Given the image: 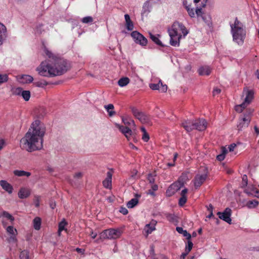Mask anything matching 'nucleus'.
<instances>
[{
    "instance_id": "052dcab7",
    "label": "nucleus",
    "mask_w": 259,
    "mask_h": 259,
    "mask_svg": "<svg viewBox=\"0 0 259 259\" xmlns=\"http://www.w3.org/2000/svg\"><path fill=\"white\" fill-rule=\"evenodd\" d=\"M90 235L91 236V237L93 238V239H95L97 236V233H94L93 232V230H92Z\"/></svg>"
},
{
    "instance_id": "49530a36",
    "label": "nucleus",
    "mask_w": 259,
    "mask_h": 259,
    "mask_svg": "<svg viewBox=\"0 0 259 259\" xmlns=\"http://www.w3.org/2000/svg\"><path fill=\"white\" fill-rule=\"evenodd\" d=\"M188 245L186 246L185 251H187V253H189L192 249L193 247V243L190 241V240H188Z\"/></svg>"
},
{
    "instance_id": "a18cd8bd",
    "label": "nucleus",
    "mask_w": 259,
    "mask_h": 259,
    "mask_svg": "<svg viewBox=\"0 0 259 259\" xmlns=\"http://www.w3.org/2000/svg\"><path fill=\"white\" fill-rule=\"evenodd\" d=\"M247 176L246 175H244L242 176V182L241 183V187L242 188L245 187L247 185Z\"/></svg>"
},
{
    "instance_id": "ddd939ff",
    "label": "nucleus",
    "mask_w": 259,
    "mask_h": 259,
    "mask_svg": "<svg viewBox=\"0 0 259 259\" xmlns=\"http://www.w3.org/2000/svg\"><path fill=\"white\" fill-rule=\"evenodd\" d=\"M207 177L206 174L201 175H197L194 178V187L195 188L198 189L205 181Z\"/></svg>"
},
{
    "instance_id": "6ab92c4d",
    "label": "nucleus",
    "mask_w": 259,
    "mask_h": 259,
    "mask_svg": "<svg viewBox=\"0 0 259 259\" xmlns=\"http://www.w3.org/2000/svg\"><path fill=\"white\" fill-rule=\"evenodd\" d=\"M30 194V190L26 188H21L18 192L19 197L21 199L27 198Z\"/></svg>"
},
{
    "instance_id": "58836bf2",
    "label": "nucleus",
    "mask_w": 259,
    "mask_h": 259,
    "mask_svg": "<svg viewBox=\"0 0 259 259\" xmlns=\"http://www.w3.org/2000/svg\"><path fill=\"white\" fill-rule=\"evenodd\" d=\"M67 225V223L65 221H61L59 224L58 233L59 235L63 230H65V227Z\"/></svg>"
},
{
    "instance_id": "c756f323",
    "label": "nucleus",
    "mask_w": 259,
    "mask_h": 259,
    "mask_svg": "<svg viewBox=\"0 0 259 259\" xmlns=\"http://www.w3.org/2000/svg\"><path fill=\"white\" fill-rule=\"evenodd\" d=\"M159 35L157 36L152 34V33H150V37L152 40L156 44L160 46H163L161 41L159 39L158 37Z\"/></svg>"
},
{
    "instance_id": "7ed1b4c3",
    "label": "nucleus",
    "mask_w": 259,
    "mask_h": 259,
    "mask_svg": "<svg viewBox=\"0 0 259 259\" xmlns=\"http://www.w3.org/2000/svg\"><path fill=\"white\" fill-rule=\"evenodd\" d=\"M168 33L170 37V44L177 47L180 45V39L182 35L185 36L188 33V31L182 23L175 22L171 29L168 30Z\"/></svg>"
},
{
    "instance_id": "79ce46f5",
    "label": "nucleus",
    "mask_w": 259,
    "mask_h": 259,
    "mask_svg": "<svg viewBox=\"0 0 259 259\" xmlns=\"http://www.w3.org/2000/svg\"><path fill=\"white\" fill-rule=\"evenodd\" d=\"M167 90V87L166 84H163L161 81L160 80V85L159 88V91L161 93H165Z\"/></svg>"
},
{
    "instance_id": "72a5a7b5",
    "label": "nucleus",
    "mask_w": 259,
    "mask_h": 259,
    "mask_svg": "<svg viewBox=\"0 0 259 259\" xmlns=\"http://www.w3.org/2000/svg\"><path fill=\"white\" fill-rule=\"evenodd\" d=\"M9 80L8 75L6 73H0V85L4 83L7 82Z\"/></svg>"
},
{
    "instance_id": "f704fd0d",
    "label": "nucleus",
    "mask_w": 259,
    "mask_h": 259,
    "mask_svg": "<svg viewBox=\"0 0 259 259\" xmlns=\"http://www.w3.org/2000/svg\"><path fill=\"white\" fill-rule=\"evenodd\" d=\"M7 232L12 235H16L17 234V231L14 229L12 226H9L6 228Z\"/></svg>"
},
{
    "instance_id": "f03ea898",
    "label": "nucleus",
    "mask_w": 259,
    "mask_h": 259,
    "mask_svg": "<svg viewBox=\"0 0 259 259\" xmlns=\"http://www.w3.org/2000/svg\"><path fill=\"white\" fill-rule=\"evenodd\" d=\"M45 133V131H28L20 140L21 148L29 152L40 150Z\"/></svg>"
},
{
    "instance_id": "e433bc0d",
    "label": "nucleus",
    "mask_w": 259,
    "mask_h": 259,
    "mask_svg": "<svg viewBox=\"0 0 259 259\" xmlns=\"http://www.w3.org/2000/svg\"><path fill=\"white\" fill-rule=\"evenodd\" d=\"M2 215L9 220L12 223L14 221V218L7 211H4L2 213Z\"/></svg>"
},
{
    "instance_id": "6e6552de",
    "label": "nucleus",
    "mask_w": 259,
    "mask_h": 259,
    "mask_svg": "<svg viewBox=\"0 0 259 259\" xmlns=\"http://www.w3.org/2000/svg\"><path fill=\"white\" fill-rule=\"evenodd\" d=\"M121 231L119 229H109L103 231L101 235L104 239H115L119 238L121 235Z\"/></svg>"
},
{
    "instance_id": "a19ab883",
    "label": "nucleus",
    "mask_w": 259,
    "mask_h": 259,
    "mask_svg": "<svg viewBox=\"0 0 259 259\" xmlns=\"http://www.w3.org/2000/svg\"><path fill=\"white\" fill-rule=\"evenodd\" d=\"M19 257L20 259H29L28 252L26 250L22 251Z\"/></svg>"
},
{
    "instance_id": "4c0bfd02",
    "label": "nucleus",
    "mask_w": 259,
    "mask_h": 259,
    "mask_svg": "<svg viewBox=\"0 0 259 259\" xmlns=\"http://www.w3.org/2000/svg\"><path fill=\"white\" fill-rule=\"evenodd\" d=\"M35 85L37 87L44 88L47 85L49 84V83L45 80L35 82L34 83Z\"/></svg>"
},
{
    "instance_id": "f3484780",
    "label": "nucleus",
    "mask_w": 259,
    "mask_h": 259,
    "mask_svg": "<svg viewBox=\"0 0 259 259\" xmlns=\"http://www.w3.org/2000/svg\"><path fill=\"white\" fill-rule=\"evenodd\" d=\"M112 172L110 171H108L107 172L106 178L103 181V185L105 188L107 189L111 188L112 184Z\"/></svg>"
},
{
    "instance_id": "f8f14e48",
    "label": "nucleus",
    "mask_w": 259,
    "mask_h": 259,
    "mask_svg": "<svg viewBox=\"0 0 259 259\" xmlns=\"http://www.w3.org/2000/svg\"><path fill=\"white\" fill-rule=\"evenodd\" d=\"M232 210L230 208L227 207L226 208L223 212H218L217 213V215L219 216V218L225 221L227 223L229 224H231L232 220L231 219Z\"/></svg>"
},
{
    "instance_id": "603ef678",
    "label": "nucleus",
    "mask_w": 259,
    "mask_h": 259,
    "mask_svg": "<svg viewBox=\"0 0 259 259\" xmlns=\"http://www.w3.org/2000/svg\"><path fill=\"white\" fill-rule=\"evenodd\" d=\"M5 146V140L3 139H0V150H2Z\"/></svg>"
},
{
    "instance_id": "1a4fd4ad",
    "label": "nucleus",
    "mask_w": 259,
    "mask_h": 259,
    "mask_svg": "<svg viewBox=\"0 0 259 259\" xmlns=\"http://www.w3.org/2000/svg\"><path fill=\"white\" fill-rule=\"evenodd\" d=\"M252 112V111L249 110L247 114H245L240 117L239 124H238V130L246 128L248 127L250 121V114Z\"/></svg>"
},
{
    "instance_id": "5701e85b",
    "label": "nucleus",
    "mask_w": 259,
    "mask_h": 259,
    "mask_svg": "<svg viewBox=\"0 0 259 259\" xmlns=\"http://www.w3.org/2000/svg\"><path fill=\"white\" fill-rule=\"evenodd\" d=\"M41 220L39 217H35L33 220V225L35 230H39L40 228Z\"/></svg>"
},
{
    "instance_id": "9d476101",
    "label": "nucleus",
    "mask_w": 259,
    "mask_h": 259,
    "mask_svg": "<svg viewBox=\"0 0 259 259\" xmlns=\"http://www.w3.org/2000/svg\"><path fill=\"white\" fill-rule=\"evenodd\" d=\"M131 36L136 43L142 46H145L147 44V39L142 34L137 31H133Z\"/></svg>"
},
{
    "instance_id": "680f3d73",
    "label": "nucleus",
    "mask_w": 259,
    "mask_h": 259,
    "mask_svg": "<svg viewBox=\"0 0 259 259\" xmlns=\"http://www.w3.org/2000/svg\"><path fill=\"white\" fill-rule=\"evenodd\" d=\"M224 158H225V155H224V154H220V155H218V156H217V159L220 161L224 160Z\"/></svg>"
},
{
    "instance_id": "c03bdc74",
    "label": "nucleus",
    "mask_w": 259,
    "mask_h": 259,
    "mask_svg": "<svg viewBox=\"0 0 259 259\" xmlns=\"http://www.w3.org/2000/svg\"><path fill=\"white\" fill-rule=\"evenodd\" d=\"M143 132L142 139L144 142H148L150 139L149 134L146 131H142Z\"/></svg>"
},
{
    "instance_id": "4d7b16f0",
    "label": "nucleus",
    "mask_w": 259,
    "mask_h": 259,
    "mask_svg": "<svg viewBox=\"0 0 259 259\" xmlns=\"http://www.w3.org/2000/svg\"><path fill=\"white\" fill-rule=\"evenodd\" d=\"M82 177V174L81 172H76L74 175V178L76 179H80Z\"/></svg>"
},
{
    "instance_id": "e2e57ef3",
    "label": "nucleus",
    "mask_w": 259,
    "mask_h": 259,
    "mask_svg": "<svg viewBox=\"0 0 259 259\" xmlns=\"http://www.w3.org/2000/svg\"><path fill=\"white\" fill-rule=\"evenodd\" d=\"M124 18H125L126 23L127 22L130 21L131 20L130 19V17L129 15H128V14L124 15Z\"/></svg>"
},
{
    "instance_id": "a878e982",
    "label": "nucleus",
    "mask_w": 259,
    "mask_h": 259,
    "mask_svg": "<svg viewBox=\"0 0 259 259\" xmlns=\"http://www.w3.org/2000/svg\"><path fill=\"white\" fill-rule=\"evenodd\" d=\"M29 130H42L40 121L39 120H35L31 123Z\"/></svg>"
},
{
    "instance_id": "aec40b11",
    "label": "nucleus",
    "mask_w": 259,
    "mask_h": 259,
    "mask_svg": "<svg viewBox=\"0 0 259 259\" xmlns=\"http://www.w3.org/2000/svg\"><path fill=\"white\" fill-rule=\"evenodd\" d=\"M0 185L3 189L8 192L9 194L12 193L13 190V187L7 181L4 180L0 181Z\"/></svg>"
},
{
    "instance_id": "6e6d98bb",
    "label": "nucleus",
    "mask_w": 259,
    "mask_h": 259,
    "mask_svg": "<svg viewBox=\"0 0 259 259\" xmlns=\"http://www.w3.org/2000/svg\"><path fill=\"white\" fill-rule=\"evenodd\" d=\"M221 92V90L219 89H214L213 91L212 94L213 96H215L216 95H219Z\"/></svg>"
},
{
    "instance_id": "864d4df0",
    "label": "nucleus",
    "mask_w": 259,
    "mask_h": 259,
    "mask_svg": "<svg viewBox=\"0 0 259 259\" xmlns=\"http://www.w3.org/2000/svg\"><path fill=\"white\" fill-rule=\"evenodd\" d=\"M120 212H121L122 214L125 215L128 213V210L127 209L123 207H121L119 210Z\"/></svg>"
},
{
    "instance_id": "5fc2aeb1",
    "label": "nucleus",
    "mask_w": 259,
    "mask_h": 259,
    "mask_svg": "<svg viewBox=\"0 0 259 259\" xmlns=\"http://www.w3.org/2000/svg\"><path fill=\"white\" fill-rule=\"evenodd\" d=\"M207 0H194V3L195 4L198 3L199 2H201L202 6L203 7H205L206 3Z\"/></svg>"
},
{
    "instance_id": "20e7f679",
    "label": "nucleus",
    "mask_w": 259,
    "mask_h": 259,
    "mask_svg": "<svg viewBox=\"0 0 259 259\" xmlns=\"http://www.w3.org/2000/svg\"><path fill=\"white\" fill-rule=\"evenodd\" d=\"M233 41L238 45H242L246 37V30L242 24L236 18L234 24H231Z\"/></svg>"
},
{
    "instance_id": "423d86ee",
    "label": "nucleus",
    "mask_w": 259,
    "mask_h": 259,
    "mask_svg": "<svg viewBox=\"0 0 259 259\" xmlns=\"http://www.w3.org/2000/svg\"><path fill=\"white\" fill-rule=\"evenodd\" d=\"M131 110L134 116L142 124H145L147 126V127L152 124L151 118L149 115L144 112L140 111L135 107H132Z\"/></svg>"
},
{
    "instance_id": "69168bd1",
    "label": "nucleus",
    "mask_w": 259,
    "mask_h": 259,
    "mask_svg": "<svg viewBox=\"0 0 259 259\" xmlns=\"http://www.w3.org/2000/svg\"><path fill=\"white\" fill-rule=\"evenodd\" d=\"M16 235H15V236L12 235L10 238V241H12L13 242H16L17 239L16 238Z\"/></svg>"
},
{
    "instance_id": "39448f33",
    "label": "nucleus",
    "mask_w": 259,
    "mask_h": 259,
    "mask_svg": "<svg viewBox=\"0 0 259 259\" xmlns=\"http://www.w3.org/2000/svg\"><path fill=\"white\" fill-rule=\"evenodd\" d=\"M182 125L185 130H205L208 128V124L203 118H198L193 121H185L182 123Z\"/></svg>"
},
{
    "instance_id": "0e129e2a",
    "label": "nucleus",
    "mask_w": 259,
    "mask_h": 259,
    "mask_svg": "<svg viewBox=\"0 0 259 259\" xmlns=\"http://www.w3.org/2000/svg\"><path fill=\"white\" fill-rule=\"evenodd\" d=\"M189 253H187V251H185V252H184L183 253L181 256H180V258L181 259H185L186 256L187 255V254H188Z\"/></svg>"
},
{
    "instance_id": "c85d7f7f",
    "label": "nucleus",
    "mask_w": 259,
    "mask_h": 259,
    "mask_svg": "<svg viewBox=\"0 0 259 259\" xmlns=\"http://www.w3.org/2000/svg\"><path fill=\"white\" fill-rule=\"evenodd\" d=\"M130 82V79L128 77H122L118 81V85L121 87L126 85Z\"/></svg>"
},
{
    "instance_id": "c9c22d12",
    "label": "nucleus",
    "mask_w": 259,
    "mask_h": 259,
    "mask_svg": "<svg viewBox=\"0 0 259 259\" xmlns=\"http://www.w3.org/2000/svg\"><path fill=\"white\" fill-rule=\"evenodd\" d=\"M21 96L26 101H27L29 100L30 97V92L29 91H23L22 92Z\"/></svg>"
},
{
    "instance_id": "ea45409f",
    "label": "nucleus",
    "mask_w": 259,
    "mask_h": 259,
    "mask_svg": "<svg viewBox=\"0 0 259 259\" xmlns=\"http://www.w3.org/2000/svg\"><path fill=\"white\" fill-rule=\"evenodd\" d=\"M81 21L85 24L90 23L93 22V18L91 16H87L83 17Z\"/></svg>"
},
{
    "instance_id": "4be33fe9",
    "label": "nucleus",
    "mask_w": 259,
    "mask_h": 259,
    "mask_svg": "<svg viewBox=\"0 0 259 259\" xmlns=\"http://www.w3.org/2000/svg\"><path fill=\"white\" fill-rule=\"evenodd\" d=\"M165 217L167 220L170 223L177 224L179 222L178 217L174 214L166 213L165 214Z\"/></svg>"
},
{
    "instance_id": "9b49d317",
    "label": "nucleus",
    "mask_w": 259,
    "mask_h": 259,
    "mask_svg": "<svg viewBox=\"0 0 259 259\" xmlns=\"http://www.w3.org/2000/svg\"><path fill=\"white\" fill-rule=\"evenodd\" d=\"M184 185L183 182L178 181L175 183H174L168 188L166 191V195L168 196H171L175 194L176 192L179 190Z\"/></svg>"
},
{
    "instance_id": "09e8293b",
    "label": "nucleus",
    "mask_w": 259,
    "mask_h": 259,
    "mask_svg": "<svg viewBox=\"0 0 259 259\" xmlns=\"http://www.w3.org/2000/svg\"><path fill=\"white\" fill-rule=\"evenodd\" d=\"M160 85V81L158 83H151L149 85V87L152 90H159V88Z\"/></svg>"
},
{
    "instance_id": "774afa93",
    "label": "nucleus",
    "mask_w": 259,
    "mask_h": 259,
    "mask_svg": "<svg viewBox=\"0 0 259 259\" xmlns=\"http://www.w3.org/2000/svg\"><path fill=\"white\" fill-rule=\"evenodd\" d=\"M208 211L210 212V211H213V206L212 204H210L209 206L207 207Z\"/></svg>"
},
{
    "instance_id": "0eeeda50",
    "label": "nucleus",
    "mask_w": 259,
    "mask_h": 259,
    "mask_svg": "<svg viewBox=\"0 0 259 259\" xmlns=\"http://www.w3.org/2000/svg\"><path fill=\"white\" fill-rule=\"evenodd\" d=\"M245 92L246 97L244 102L240 105H237L235 107V110L237 112H242L243 110L249 104L254 98V92L252 90H249L245 89L243 93Z\"/></svg>"
},
{
    "instance_id": "7c9ffc66",
    "label": "nucleus",
    "mask_w": 259,
    "mask_h": 259,
    "mask_svg": "<svg viewBox=\"0 0 259 259\" xmlns=\"http://www.w3.org/2000/svg\"><path fill=\"white\" fill-rule=\"evenodd\" d=\"M138 203V200L137 198H133L127 202L126 206L128 208H132L135 207Z\"/></svg>"
},
{
    "instance_id": "13d9d810",
    "label": "nucleus",
    "mask_w": 259,
    "mask_h": 259,
    "mask_svg": "<svg viewBox=\"0 0 259 259\" xmlns=\"http://www.w3.org/2000/svg\"><path fill=\"white\" fill-rule=\"evenodd\" d=\"M236 146V145L234 143L231 144L229 145L228 148L230 152L233 151L234 150V148Z\"/></svg>"
},
{
    "instance_id": "b1692460",
    "label": "nucleus",
    "mask_w": 259,
    "mask_h": 259,
    "mask_svg": "<svg viewBox=\"0 0 259 259\" xmlns=\"http://www.w3.org/2000/svg\"><path fill=\"white\" fill-rule=\"evenodd\" d=\"M176 230L180 234H182L184 236L186 237L187 240H190L191 238V235L190 234L187 232L186 230H183L182 227H177L176 228Z\"/></svg>"
},
{
    "instance_id": "37998d69",
    "label": "nucleus",
    "mask_w": 259,
    "mask_h": 259,
    "mask_svg": "<svg viewBox=\"0 0 259 259\" xmlns=\"http://www.w3.org/2000/svg\"><path fill=\"white\" fill-rule=\"evenodd\" d=\"M187 202V196H181L179 200V204L180 206H183Z\"/></svg>"
},
{
    "instance_id": "dca6fc26",
    "label": "nucleus",
    "mask_w": 259,
    "mask_h": 259,
    "mask_svg": "<svg viewBox=\"0 0 259 259\" xmlns=\"http://www.w3.org/2000/svg\"><path fill=\"white\" fill-rule=\"evenodd\" d=\"M157 222L156 221L152 220L149 224L146 225L144 231L146 233V235L148 236L151 234L154 230H155V225Z\"/></svg>"
},
{
    "instance_id": "393cba45",
    "label": "nucleus",
    "mask_w": 259,
    "mask_h": 259,
    "mask_svg": "<svg viewBox=\"0 0 259 259\" xmlns=\"http://www.w3.org/2000/svg\"><path fill=\"white\" fill-rule=\"evenodd\" d=\"M14 174L15 176L18 177H23L26 176L29 177L31 175V173L29 172L25 171L24 170H15L14 171Z\"/></svg>"
},
{
    "instance_id": "cd10ccee",
    "label": "nucleus",
    "mask_w": 259,
    "mask_h": 259,
    "mask_svg": "<svg viewBox=\"0 0 259 259\" xmlns=\"http://www.w3.org/2000/svg\"><path fill=\"white\" fill-rule=\"evenodd\" d=\"M123 135L127 138L128 140L131 139L135 135V131H120Z\"/></svg>"
},
{
    "instance_id": "2f4dec72",
    "label": "nucleus",
    "mask_w": 259,
    "mask_h": 259,
    "mask_svg": "<svg viewBox=\"0 0 259 259\" xmlns=\"http://www.w3.org/2000/svg\"><path fill=\"white\" fill-rule=\"evenodd\" d=\"M258 204L257 201L253 200L247 202L246 206L249 208H253L257 206Z\"/></svg>"
},
{
    "instance_id": "4468645a",
    "label": "nucleus",
    "mask_w": 259,
    "mask_h": 259,
    "mask_svg": "<svg viewBox=\"0 0 259 259\" xmlns=\"http://www.w3.org/2000/svg\"><path fill=\"white\" fill-rule=\"evenodd\" d=\"M122 121L125 125V130H135L136 124L134 120L131 117L127 116H123Z\"/></svg>"
},
{
    "instance_id": "2eb2a0df",
    "label": "nucleus",
    "mask_w": 259,
    "mask_h": 259,
    "mask_svg": "<svg viewBox=\"0 0 259 259\" xmlns=\"http://www.w3.org/2000/svg\"><path fill=\"white\" fill-rule=\"evenodd\" d=\"M186 9L189 14V15L191 17H194L195 14L197 15V16L201 17L203 19H204V18L202 17V9L201 8H197L195 11V13L194 12L193 9H191L190 8V6H186Z\"/></svg>"
},
{
    "instance_id": "473e14b6",
    "label": "nucleus",
    "mask_w": 259,
    "mask_h": 259,
    "mask_svg": "<svg viewBox=\"0 0 259 259\" xmlns=\"http://www.w3.org/2000/svg\"><path fill=\"white\" fill-rule=\"evenodd\" d=\"M21 78L24 83H30L33 80V77L29 75H23Z\"/></svg>"
},
{
    "instance_id": "412c9836",
    "label": "nucleus",
    "mask_w": 259,
    "mask_h": 259,
    "mask_svg": "<svg viewBox=\"0 0 259 259\" xmlns=\"http://www.w3.org/2000/svg\"><path fill=\"white\" fill-rule=\"evenodd\" d=\"M6 27L3 23L0 22V45L3 44V41L6 37Z\"/></svg>"
},
{
    "instance_id": "3c124183",
    "label": "nucleus",
    "mask_w": 259,
    "mask_h": 259,
    "mask_svg": "<svg viewBox=\"0 0 259 259\" xmlns=\"http://www.w3.org/2000/svg\"><path fill=\"white\" fill-rule=\"evenodd\" d=\"M13 94L16 95H21L23 90L21 88H17L13 90Z\"/></svg>"
},
{
    "instance_id": "338daca9",
    "label": "nucleus",
    "mask_w": 259,
    "mask_h": 259,
    "mask_svg": "<svg viewBox=\"0 0 259 259\" xmlns=\"http://www.w3.org/2000/svg\"><path fill=\"white\" fill-rule=\"evenodd\" d=\"M222 154H224V155H225V154L226 153H227V152H228L227 149L226 148H225V147H223L222 148Z\"/></svg>"
},
{
    "instance_id": "bf43d9fd",
    "label": "nucleus",
    "mask_w": 259,
    "mask_h": 259,
    "mask_svg": "<svg viewBox=\"0 0 259 259\" xmlns=\"http://www.w3.org/2000/svg\"><path fill=\"white\" fill-rule=\"evenodd\" d=\"M187 192H188L187 189L185 188V189H183L181 193V196H187L186 194H187Z\"/></svg>"
},
{
    "instance_id": "f257e3e1",
    "label": "nucleus",
    "mask_w": 259,
    "mask_h": 259,
    "mask_svg": "<svg viewBox=\"0 0 259 259\" xmlns=\"http://www.w3.org/2000/svg\"><path fill=\"white\" fill-rule=\"evenodd\" d=\"M44 51L48 61L42 62L37 67L36 71L40 75L48 77L61 75L71 68L70 63L59 54L54 53L46 47Z\"/></svg>"
},
{
    "instance_id": "bb28decb",
    "label": "nucleus",
    "mask_w": 259,
    "mask_h": 259,
    "mask_svg": "<svg viewBox=\"0 0 259 259\" xmlns=\"http://www.w3.org/2000/svg\"><path fill=\"white\" fill-rule=\"evenodd\" d=\"M104 107L106 109V110H107V111L109 116H112L114 115H115V112L113 110V109H114V106H113V104H108L107 105H105Z\"/></svg>"
},
{
    "instance_id": "a211bd4d",
    "label": "nucleus",
    "mask_w": 259,
    "mask_h": 259,
    "mask_svg": "<svg viewBox=\"0 0 259 259\" xmlns=\"http://www.w3.org/2000/svg\"><path fill=\"white\" fill-rule=\"evenodd\" d=\"M211 71V69L208 66H202L200 67L198 72L200 75H209Z\"/></svg>"
},
{
    "instance_id": "8fccbe9b",
    "label": "nucleus",
    "mask_w": 259,
    "mask_h": 259,
    "mask_svg": "<svg viewBox=\"0 0 259 259\" xmlns=\"http://www.w3.org/2000/svg\"><path fill=\"white\" fill-rule=\"evenodd\" d=\"M126 28L130 31H131L134 29V24L131 20L126 23Z\"/></svg>"
},
{
    "instance_id": "de8ad7c7",
    "label": "nucleus",
    "mask_w": 259,
    "mask_h": 259,
    "mask_svg": "<svg viewBox=\"0 0 259 259\" xmlns=\"http://www.w3.org/2000/svg\"><path fill=\"white\" fill-rule=\"evenodd\" d=\"M44 27V24L42 23H39L37 25L36 27V30L37 33H41L43 31H44V30L42 29V27Z\"/></svg>"
}]
</instances>
